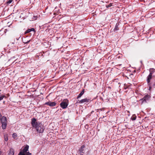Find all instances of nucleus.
Masks as SVG:
<instances>
[{
	"label": "nucleus",
	"mask_w": 155,
	"mask_h": 155,
	"mask_svg": "<svg viewBox=\"0 0 155 155\" xmlns=\"http://www.w3.org/2000/svg\"><path fill=\"white\" fill-rule=\"evenodd\" d=\"M1 116H2V115H1V114H0V118L1 117Z\"/></svg>",
	"instance_id": "nucleus-27"
},
{
	"label": "nucleus",
	"mask_w": 155,
	"mask_h": 155,
	"mask_svg": "<svg viewBox=\"0 0 155 155\" xmlns=\"http://www.w3.org/2000/svg\"><path fill=\"white\" fill-rule=\"evenodd\" d=\"M5 97V96L0 95V101L2 100L3 99V98Z\"/></svg>",
	"instance_id": "nucleus-22"
},
{
	"label": "nucleus",
	"mask_w": 155,
	"mask_h": 155,
	"mask_svg": "<svg viewBox=\"0 0 155 155\" xmlns=\"http://www.w3.org/2000/svg\"><path fill=\"white\" fill-rule=\"evenodd\" d=\"M136 118V116L135 115H133L131 118V119L133 120H135Z\"/></svg>",
	"instance_id": "nucleus-19"
},
{
	"label": "nucleus",
	"mask_w": 155,
	"mask_h": 155,
	"mask_svg": "<svg viewBox=\"0 0 155 155\" xmlns=\"http://www.w3.org/2000/svg\"><path fill=\"white\" fill-rule=\"evenodd\" d=\"M14 155V151L13 149L12 148H11L10 149L9 152L8 153V155Z\"/></svg>",
	"instance_id": "nucleus-14"
},
{
	"label": "nucleus",
	"mask_w": 155,
	"mask_h": 155,
	"mask_svg": "<svg viewBox=\"0 0 155 155\" xmlns=\"http://www.w3.org/2000/svg\"><path fill=\"white\" fill-rule=\"evenodd\" d=\"M84 147V146H81V148H83Z\"/></svg>",
	"instance_id": "nucleus-26"
},
{
	"label": "nucleus",
	"mask_w": 155,
	"mask_h": 155,
	"mask_svg": "<svg viewBox=\"0 0 155 155\" xmlns=\"http://www.w3.org/2000/svg\"><path fill=\"white\" fill-rule=\"evenodd\" d=\"M12 137L14 138V139L16 138L17 137L16 134L15 133L13 134H12Z\"/></svg>",
	"instance_id": "nucleus-21"
},
{
	"label": "nucleus",
	"mask_w": 155,
	"mask_h": 155,
	"mask_svg": "<svg viewBox=\"0 0 155 155\" xmlns=\"http://www.w3.org/2000/svg\"><path fill=\"white\" fill-rule=\"evenodd\" d=\"M30 40H29L28 41H23V43H28L29 42V41H30Z\"/></svg>",
	"instance_id": "nucleus-25"
},
{
	"label": "nucleus",
	"mask_w": 155,
	"mask_h": 155,
	"mask_svg": "<svg viewBox=\"0 0 155 155\" xmlns=\"http://www.w3.org/2000/svg\"><path fill=\"white\" fill-rule=\"evenodd\" d=\"M149 74L153 75V74L155 72V69L153 68H150L149 70Z\"/></svg>",
	"instance_id": "nucleus-15"
},
{
	"label": "nucleus",
	"mask_w": 155,
	"mask_h": 155,
	"mask_svg": "<svg viewBox=\"0 0 155 155\" xmlns=\"http://www.w3.org/2000/svg\"><path fill=\"white\" fill-rule=\"evenodd\" d=\"M19 45V43L18 41V40L17 39L16 41H14V42L11 43L10 44V45L12 47H15V48L18 47Z\"/></svg>",
	"instance_id": "nucleus-6"
},
{
	"label": "nucleus",
	"mask_w": 155,
	"mask_h": 155,
	"mask_svg": "<svg viewBox=\"0 0 155 155\" xmlns=\"http://www.w3.org/2000/svg\"><path fill=\"white\" fill-rule=\"evenodd\" d=\"M35 31V29L33 28H31V29H28L25 31V34H26L30 32L31 31Z\"/></svg>",
	"instance_id": "nucleus-12"
},
{
	"label": "nucleus",
	"mask_w": 155,
	"mask_h": 155,
	"mask_svg": "<svg viewBox=\"0 0 155 155\" xmlns=\"http://www.w3.org/2000/svg\"><path fill=\"white\" fill-rule=\"evenodd\" d=\"M1 60L2 63L3 64L5 63L6 62H8V61L7 57L5 56L2 57L1 58Z\"/></svg>",
	"instance_id": "nucleus-10"
},
{
	"label": "nucleus",
	"mask_w": 155,
	"mask_h": 155,
	"mask_svg": "<svg viewBox=\"0 0 155 155\" xmlns=\"http://www.w3.org/2000/svg\"><path fill=\"white\" fill-rule=\"evenodd\" d=\"M112 3H110L109 5H106V7L107 8H108L109 7H110L111 6H112Z\"/></svg>",
	"instance_id": "nucleus-23"
},
{
	"label": "nucleus",
	"mask_w": 155,
	"mask_h": 155,
	"mask_svg": "<svg viewBox=\"0 0 155 155\" xmlns=\"http://www.w3.org/2000/svg\"><path fill=\"white\" fill-rule=\"evenodd\" d=\"M84 93V90L83 89L82 91L80 93L77 97V98H79L81 97L83 94Z\"/></svg>",
	"instance_id": "nucleus-16"
},
{
	"label": "nucleus",
	"mask_w": 155,
	"mask_h": 155,
	"mask_svg": "<svg viewBox=\"0 0 155 155\" xmlns=\"http://www.w3.org/2000/svg\"><path fill=\"white\" fill-rule=\"evenodd\" d=\"M36 119L35 118H33L31 120V124L32 126L34 127H36L37 126H38L39 124L36 122Z\"/></svg>",
	"instance_id": "nucleus-4"
},
{
	"label": "nucleus",
	"mask_w": 155,
	"mask_h": 155,
	"mask_svg": "<svg viewBox=\"0 0 155 155\" xmlns=\"http://www.w3.org/2000/svg\"><path fill=\"white\" fill-rule=\"evenodd\" d=\"M12 1H13L12 0H9V1H8L7 2V3L8 4H10L11 3H12Z\"/></svg>",
	"instance_id": "nucleus-24"
},
{
	"label": "nucleus",
	"mask_w": 155,
	"mask_h": 155,
	"mask_svg": "<svg viewBox=\"0 0 155 155\" xmlns=\"http://www.w3.org/2000/svg\"><path fill=\"white\" fill-rule=\"evenodd\" d=\"M149 86V89L150 90L152 88H154L155 87V80L154 82H151L150 84H148Z\"/></svg>",
	"instance_id": "nucleus-9"
},
{
	"label": "nucleus",
	"mask_w": 155,
	"mask_h": 155,
	"mask_svg": "<svg viewBox=\"0 0 155 155\" xmlns=\"http://www.w3.org/2000/svg\"><path fill=\"white\" fill-rule=\"evenodd\" d=\"M29 146L26 145L23 149L22 151L20 152L18 154V155H31V153L29 152H27L28 151Z\"/></svg>",
	"instance_id": "nucleus-1"
},
{
	"label": "nucleus",
	"mask_w": 155,
	"mask_h": 155,
	"mask_svg": "<svg viewBox=\"0 0 155 155\" xmlns=\"http://www.w3.org/2000/svg\"><path fill=\"white\" fill-rule=\"evenodd\" d=\"M67 100H65L63 101L60 104L61 107L63 109L66 108L68 106Z\"/></svg>",
	"instance_id": "nucleus-5"
},
{
	"label": "nucleus",
	"mask_w": 155,
	"mask_h": 155,
	"mask_svg": "<svg viewBox=\"0 0 155 155\" xmlns=\"http://www.w3.org/2000/svg\"><path fill=\"white\" fill-rule=\"evenodd\" d=\"M89 101V99L87 98H84L80 100L79 102L80 103H87Z\"/></svg>",
	"instance_id": "nucleus-11"
},
{
	"label": "nucleus",
	"mask_w": 155,
	"mask_h": 155,
	"mask_svg": "<svg viewBox=\"0 0 155 155\" xmlns=\"http://www.w3.org/2000/svg\"><path fill=\"white\" fill-rule=\"evenodd\" d=\"M35 128H36L37 131L40 133H42L44 130V126L40 124V123H39L38 126H37Z\"/></svg>",
	"instance_id": "nucleus-2"
},
{
	"label": "nucleus",
	"mask_w": 155,
	"mask_h": 155,
	"mask_svg": "<svg viewBox=\"0 0 155 155\" xmlns=\"http://www.w3.org/2000/svg\"><path fill=\"white\" fill-rule=\"evenodd\" d=\"M154 77V76L152 75L149 74L147 78V84H150L151 82L150 81L152 79H153Z\"/></svg>",
	"instance_id": "nucleus-7"
},
{
	"label": "nucleus",
	"mask_w": 155,
	"mask_h": 155,
	"mask_svg": "<svg viewBox=\"0 0 155 155\" xmlns=\"http://www.w3.org/2000/svg\"><path fill=\"white\" fill-rule=\"evenodd\" d=\"M93 112H94V111H92L91 112V113H93Z\"/></svg>",
	"instance_id": "nucleus-28"
},
{
	"label": "nucleus",
	"mask_w": 155,
	"mask_h": 155,
	"mask_svg": "<svg viewBox=\"0 0 155 155\" xmlns=\"http://www.w3.org/2000/svg\"><path fill=\"white\" fill-rule=\"evenodd\" d=\"M118 25H119V24H118L117 23L115 25V28L114 29V30L115 31H117V30H118V29H119V28L118 27Z\"/></svg>",
	"instance_id": "nucleus-18"
},
{
	"label": "nucleus",
	"mask_w": 155,
	"mask_h": 155,
	"mask_svg": "<svg viewBox=\"0 0 155 155\" xmlns=\"http://www.w3.org/2000/svg\"><path fill=\"white\" fill-rule=\"evenodd\" d=\"M2 123V127L3 129H5L6 128L7 124L6 122H3V123Z\"/></svg>",
	"instance_id": "nucleus-13"
},
{
	"label": "nucleus",
	"mask_w": 155,
	"mask_h": 155,
	"mask_svg": "<svg viewBox=\"0 0 155 155\" xmlns=\"http://www.w3.org/2000/svg\"><path fill=\"white\" fill-rule=\"evenodd\" d=\"M150 98V96L149 95H145L142 99L140 100V101H141V103L143 104L144 102H146Z\"/></svg>",
	"instance_id": "nucleus-3"
},
{
	"label": "nucleus",
	"mask_w": 155,
	"mask_h": 155,
	"mask_svg": "<svg viewBox=\"0 0 155 155\" xmlns=\"http://www.w3.org/2000/svg\"><path fill=\"white\" fill-rule=\"evenodd\" d=\"M4 139H5V140L6 141H8V137L7 135L6 134V135H4Z\"/></svg>",
	"instance_id": "nucleus-20"
},
{
	"label": "nucleus",
	"mask_w": 155,
	"mask_h": 155,
	"mask_svg": "<svg viewBox=\"0 0 155 155\" xmlns=\"http://www.w3.org/2000/svg\"><path fill=\"white\" fill-rule=\"evenodd\" d=\"M1 123H3V122H6V117H3L1 119Z\"/></svg>",
	"instance_id": "nucleus-17"
},
{
	"label": "nucleus",
	"mask_w": 155,
	"mask_h": 155,
	"mask_svg": "<svg viewBox=\"0 0 155 155\" xmlns=\"http://www.w3.org/2000/svg\"><path fill=\"white\" fill-rule=\"evenodd\" d=\"M34 20H35V19H36V18H34Z\"/></svg>",
	"instance_id": "nucleus-29"
},
{
	"label": "nucleus",
	"mask_w": 155,
	"mask_h": 155,
	"mask_svg": "<svg viewBox=\"0 0 155 155\" xmlns=\"http://www.w3.org/2000/svg\"><path fill=\"white\" fill-rule=\"evenodd\" d=\"M56 103L55 102H51L49 101L47 102H46L45 103V104L51 107H53L54 106L56 105Z\"/></svg>",
	"instance_id": "nucleus-8"
}]
</instances>
